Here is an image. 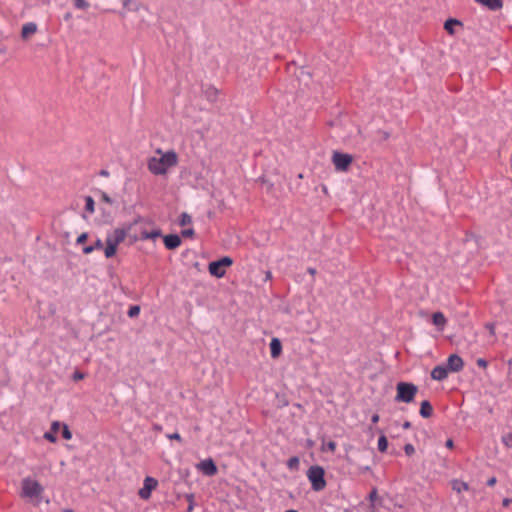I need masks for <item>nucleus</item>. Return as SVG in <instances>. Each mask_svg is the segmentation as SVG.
<instances>
[{
  "label": "nucleus",
  "mask_w": 512,
  "mask_h": 512,
  "mask_svg": "<svg viewBox=\"0 0 512 512\" xmlns=\"http://www.w3.org/2000/svg\"><path fill=\"white\" fill-rule=\"evenodd\" d=\"M397 394L395 400L398 402L410 403L413 401L418 389L412 383L399 382L396 386Z\"/></svg>",
  "instance_id": "obj_4"
},
{
  "label": "nucleus",
  "mask_w": 512,
  "mask_h": 512,
  "mask_svg": "<svg viewBox=\"0 0 512 512\" xmlns=\"http://www.w3.org/2000/svg\"><path fill=\"white\" fill-rule=\"evenodd\" d=\"M463 360L456 354L450 355L445 364L449 372H458L463 368Z\"/></svg>",
  "instance_id": "obj_10"
},
{
  "label": "nucleus",
  "mask_w": 512,
  "mask_h": 512,
  "mask_svg": "<svg viewBox=\"0 0 512 512\" xmlns=\"http://www.w3.org/2000/svg\"><path fill=\"white\" fill-rule=\"evenodd\" d=\"M376 496H377V492H376V490H373V491L370 493V499H371V500H374V499L376 498Z\"/></svg>",
  "instance_id": "obj_45"
},
{
  "label": "nucleus",
  "mask_w": 512,
  "mask_h": 512,
  "mask_svg": "<svg viewBox=\"0 0 512 512\" xmlns=\"http://www.w3.org/2000/svg\"><path fill=\"white\" fill-rule=\"evenodd\" d=\"M125 12L127 11H138L140 9V3L132 0H120Z\"/></svg>",
  "instance_id": "obj_18"
},
{
  "label": "nucleus",
  "mask_w": 512,
  "mask_h": 512,
  "mask_svg": "<svg viewBox=\"0 0 512 512\" xmlns=\"http://www.w3.org/2000/svg\"><path fill=\"white\" fill-rule=\"evenodd\" d=\"M404 450H405V453H406L407 455H411V454H413V453H414V451H415V449H414V447H413V445H412V444H407V445H405Z\"/></svg>",
  "instance_id": "obj_38"
},
{
  "label": "nucleus",
  "mask_w": 512,
  "mask_h": 512,
  "mask_svg": "<svg viewBox=\"0 0 512 512\" xmlns=\"http://www.w3.org/2000/svg\"><path fill=\"white\" fill-rule=\"evenodd\" d=\"M128 230L129 228H115L113 231L107 234L105 242H110L113 245L118 246L125 240Z\"/></svg>",
  "instance_id": "obj_7"
},
{
  "label": "nucleus",
  "mask_w": 512,
  "mask_h": 512,
  "mask_svg": "<svg viewBox=\"0 0 512 512\" xmlns=\"http://www.w3.org/2000/svg\"><path fill=\"white\" fill-rule=\"evenodd\" d=\"M477 3L487 7L492 11H497L502 8L503 3L501 0H475Z\"/></svg>",
  "instance_id": "obj_13"
},
{
  "label": "nucleus",
  "mask_w": 512,
  "mask_h": 512,
  "mask_svg": "<svg viewBox=\"0 0 512 512\" xmlns=\"http://www.w3.org/2000/svg\"><path fill=\"white\" fill-rule=\"evenodd\" d=\"M100 198L103 202L107 203V204H112L113 201L112 199L109 197V195L105 192H100Z\"/></svg>",
  "instance_id": "obj_33"
},
{
  "label": "nucleus",
  "mask_w": 512,
  "mask_h": 512,
  "mask_svg": "<svg viewBox=\"0 0 512 512\" xmlns=\"http://www.w3.org/2000/svg\"><path fill=\"white\" fill-rule=\"evenodd\" d=\"M433 408L428 401H423L420 407V415L423 418H429L432 415Z\"/></svg>",
  "instance_id": "obj_20"
},
{
  "label": "nucleus",
  "mask_w": 512,
  "mask_h": 512,
  "mask_svg": "<svg viewBox=\"0 0 512 512\" xmlns=\"http://www.w3.org/2000/svg\"><path fill=\"white\" fill-rule=\"evenodd\" d=\"M378 450L380 452H385L388 448V441L387 438L384 435H381L378 439Z\"/></svg>",
  "instance_id": "obj_24"
},
{
  "label": "nucleus",
  "mask_w": 512,
  "mask_h": 512,
  "mask_svg": "<svg viewBox=\"0 0 512 512\" xmlns=\"http://www.w3.org/2000/svg\"><path fill=\"white\" fill-rule=\"evenodd\" d=\"M446 446H447L448 448H452V447H453V441H452L451 439H448V440L446 441Z\"/></svg>",
  "instance_id": "obj_47"
},
{
  "label": "nucleus",
  "mask_w": 512,
  "mask_h": 512,
  "mask_svg": "<svg viewBox=\"0 0 512 512\" xmlns=\"http://www.w3.org/2000/svg\"><path fill=\"white\" fill-rule=\"evenodd\" d=\"M103 248V242L101 239H96V241L91 244L83 247V253L84 254H90L95 250L102 249Z\"/></svg>",
  "instance_id": "obj_19"
},
{
  "label": "nucleus",
  "mask_w": 512,
  "mask_h": 512,
  "mask_svg": "<svg viewBox=\"0 0 512 512\" xmlns=\"http://www.w3.org/2000/svg\"><path fill=\"white\" fill-rule=\"evenodd\" d=\"M510 503H512L511 498H505L502 502L504 507H507Z\"/></svg>",
  "instance_id": "obj_41"
},
{
  "label": "nucleus",
  "mask_w": 512,
  "mask_h": 512,
  "mask_svg": "<svg viewBox=\"0 0 512 512\" xmlns=\"http://www.w3.org/2000/svg\"><path fill=\"white\" fill-rule=\"evenodd\" d=\"M88 238V234L87 233H82L78 236V238L76 239V244L80 245V244H83Z\"/></svg>",
  "instance_id": "obj_34"
},
{
  "label": "nucleus",
  "mask_w": 512,
  "mask_h": 512,
  "mask_svg": "<svg viewBox=\"0 0 512 512\" xmlns=\"http://www.w3.org/2000/svg\"><path fill=\"white\" fill-rule=\"evenodd\" d=\"M60 427H61L60 422H58V421H54V422L52 423V425H51V431H52V432H54V433H56V432L59 430V428H60Z\"/></svg>",
  "instance_id": "obj_39"
},
{
  "label": "nucleus",
  "mask_w": 512,
  "mask_h": 512,
  "mask_svg": "<svg viewBox=\"0 0 512 512\" xmlns=\"http://www.w3.org/2000/svg\"><path fill=\"white\" fill-rule=\"evenodd\" d=\"M37 25L34 22H29L23 25L21 32H36Z\"/></svg>",
  "instance_id": "obj_27"
},
{
  "label": "nucleus",
  "mask_w": 512,
  "mask_h": 512,
  "mask_svg": "<svg viewBox=\"0 0 512 512\" xmlns=\"http://www.w3.org/2000/svg\"><path fill=\"white\" fill-rule=\"evenodd\" d=\"M335 449H336V443H335V442H333V441H329V442H327L326 444H324V445L322 446V450H323V451L329 450V451H331V452H334V451H335Z\"/></svg>",
  "instance_id": "obj_30"
},
{
  "label": "nucleus",
  "mask_w": 512,
  "mask_h": 512,
  "mask_svg": "<svg viewBox=\"0 0 512 512\" xmlns=\"http://www.w3.org/2000/svg\"><path fill=\"white\" fill-rule=\"evenodd\" d=\"M140 313V307L137 305L131 306L127 312L128 316L133 318L138 316Z\"/></svg>",
  "instance_id": "obj_28"
},
{
  "label": "nucleus",
  "mask_w": 512,
  "mask_h": 512,
  "mask_svg": "<svg viewBox=\"0 0 512 512\" xmlns=\"http://www.w3.org/2000/svg\"><path fill=\"white\" fill-rule=\"evenodd\" d=\"M502 442L507 447H512V433H506L502 436Z\"/></svg>",
  "instance_id": "obj_29"
},
{
  "label": "nucleus",
  "mask_w": 512,
  "mask_h": 512,
  "mask_svg": "<svg viewBox=\"0 0 512 512\" xmlns=\"http://www.w3.org/2000/svg\"><path fill=\"white\" fill-rule=\"evenodd\" d=\"M281 349H282V346H281L280 340L277 338H273L270 342L271 356L273 358L278 357L281 353Z\"/></svg>",
  "instance_id": "obj_15"
},
{
  "label": "nucleus",
  "mask_w": 512,
  "mask_h": 512,
  "mask_svg": "<svg viewBox=\"0 0 512 512\" xmlns=\"http://www.w3.org/2000/svg\"><path fill=\"white\" fill-rule=\"evenodd\" d=\"M194 235V230L192 228H187L182 231V236L191 237Z\"/></svg>",
  "instance_id": "obj_37"
},
{
  "label": "nucleus",
  "mask_w": 512,
  "mask_h": 512,
  "mask_svg": "<svg viewBox=\"0 0 512 512\" xmlns=\"http://www.w3.org/2000/svg\"><path fill=\"white\" fill-rule=\"evenodd\" d=\"M28 35H29V34L23 33V34H22L23 39H24V40H26Z\"/></svg>",
  "instance_id": "obj_50"
},
{
  "label": "nucleus",
  "mask_w": 512,
  "mask_h": 512,
  "mask_svg": "<svg viewBox=\"0 0 512 512\" xmlns=\"http://www.w3.org/2000/svg\"><path fill=\"white\" fill-rule=\"evenodd\" d=\"M332 162L338 171H346L352 163V157L349 154L334 152Z\"/></svg>",
  "instance_id": "obj_6"
},
{
  "label": "nucleus",
  "mask_w": 512,
  "mask_h": 512,
  "mask_svg": "<svg viewBox=\"0 0 512 512\" xmlns=\"http://www.w3.org/2000/svg\"><path fill=\"white\" fill-rule=\"evenodd\" d=\"M478 365H480V366H485V365H486V362H485L484 360H482V359H479V360H478Z\"/></svg>",
  "instance_id": "obj_49"
},
{
  "label": "nucleus",
  "mask_w": 512,
  "mask_h": 512,
  "mask_svg": "<svg viewBox=\"0 0 512 512\" xmlns=\"http://www.w3.org/2000/svg\"><path fill=\"white\" fill-rule=\"evenodd\" d=\"M106 246L104 248V254L106 258H111L116 254L117 246L113 245L110 242H105Z\"/></svg>",
  "instance_id": "obj_22"
},
{
  "label": "nucleus",
  "mask_w": 512,
  "mask_h": 512,
  "mask_svg": "<svg viewBox=\"0 0 512 512\" xmlns=\"http://www.w3.org/2000/svg\"><path fill=\"white\" fill-rule=\"evenodd\" d=\"M495 483H496V478H495V477H492V478H490V479L487 481V484H488L489 486H493Z\"/></svg>",
  "instance_id": "obj_43"
},
{
  "label": "nucleus",
  "mask_w": 512,
  "mask_h": 512,
  "mask_svg": "<svg viewBox=\"0 0 512 512\" xmlns=\"http://www.w3.org/2000/svg\"><path fill=\"white\" fill-rule=\"evenodd\" d=\"M75 6L80 9H84L88 6L85 0H74Z\"/></svg>",
  "instance_id": "obj_35"
},
{
  "label": "nucleus",
  "mask_w": 512,
  "mask_h": 512,
  "mask_svg": "<svg viewBox=\"0 0 512 512\" xmlns=\"http://www.w3.org/2000/svg\"><path fill=\"white\" fill-rule=\"evenodd\" d=\"M100 175L107 177V176L109 175V173H108V171H106V170H102V171L100 172Z\"/></svg>",
  "instance_id": "obj_48"
},
{
  "label": "nucleus",
  "mask_w": 512,
  "mask_h": 512,
  "mask_svg": "<svg viewBox=\"0 0 512 512\" xmlns=\"http://www.w3.org/2000/svg\"><path fill=\"white\" fill-rule=\"evenodd\" d=\"M309 272L313 274L315 271L314 269H309Z\"/></svg>",
  "instance_id": "obj_51"
},
{
  "label": "nucleus",
  "mask_w": 512,
  "mask_h": 512,
  "mask_svg": "<svg viewBox=\"0 0 512 512\" xmlns=\"http://www.w3.org/2000/svg\"><path fill=\"white\" fill-rule=\"evenodd\" d=\"M306 475L314 491H322L326 487L325 471L321 466H311Z\"/></svg>",
  "instance_id": "obj_3"
},
{
  "label": "nucleus",
  "mask_w": 512,
  "mask_h": 512,
  "mask_svg": "<svg viewBox=\"0 0 512 512\" xmlns=\"http://www.w3.org/2000/svg\"><path fill=\"white\" fill-rule=\"evenodd\" d=\"M44 438L52 443H55L57 441V438L55 436V433L52 431L46 432L44 434Z\"/></svg>",
  "instance_id": "obj_32"
},
{
  "label": "nucleus",
  "mask_w": 512,
  "mask_h": 512,
  "mask_svg": "<svg viewBox=\"0 0 512 512\" xmlns=\"http://www.w3.org/2000/svg\"><path fill=\"white\" fill-rule=\"evenodd\" d=\"M371 421L373 423H377L379 421V415L378 414H374L371 418Z\"/></svg>",
  "instance_id": "obj_44"
},
{
  "label": "nucleus",
  "mask_w": 512,
  "mask_h": 512,
  "mask_svg": "<svg viewBox=\"0 0 512 512\" xmlns=\"http://www.w3.org/2000/svg\"><path fill=\"white\" fill-rule=\"evenodd\" d=\"M43 491V486L37 480L31 477L22 479L20 492L21 497L28 499L34 504H39Z\"/></svg>",
  "instance_id": "obj_2"
},
{
  "label": "nucleus",
  "mask_w": 512,
  "mask_h": 512,
  "mask_svg": "<svg viewBox=\"0 0 512 512\" xmlns=\"http://www.w3.org/2000/svg\"><path fill=\"white\" fill-rule=\"evenodd\" d=\"M178 157L174 151L162 152L157 150L154 156L148 160V169L154 175H164L168 170L176 166Z\"/></svg>",
  "instance_id": "obj_1"
},
{
  "label": "nucleus",
  "mask_w": 512,
  "mask_h": 512,
  "mask_svg": "<svg viewBox=\"0 0 512 512\" xmlns=\"http://www.w3.org/2000/svg\"><path fill=\"white\" fill-rule=\"evenodd\" d=\"M62 436L66 440H70L72 438V433L70 432L67 425H63Z\"/></svg>",
  "instance_id": "obj_31"
},
{
  "label": "nucleus",
  "mask_w": 512,
  "mask_h": 512,
  "mask_svg": "<svg viewBox=\"0 0 512 512\" xmlns=\"http://www.w3.org/2000/svg\"><path fill=\"white\" fill-rule=\"evenodd\" d=\"M158 485V481L150 476H147L144 479L143 487L139 490V496L141 499L147 500L151 496L152 490H154Z\"/></svg>",
  "instance_id": "obj_8"
},
{
  "label": "nucleus",
  "mask_w": 512,
  "mask_h": 512,
  "mask_svg": "<svg viewBox=\"0 0 512 512\" xmlns=\"http://www.w3.org/2000/svg\"><path fill=\"white\" fill-rule=\"evenodd\" d=\"M191 223H192V218L189 214L182 213L180 215L179 224L181 226H187V225H190Z\"/></svg>",
  "instance_id": "obj_26"
},
{
  "label": "nucleus",
  "mask_w": 512,
  "mask_h": 512,
  "mask_svg": "<svg viewBox=\"0 0 512 512\" xmlns=\"http://www.w3.org/2000/svg\"><path fill=\"white\" fill-rule=\"evenodd\" d=\"M161 236V230L158 228H154L150 231L143 230L141 232V239L147 240V239H156Z\"/></svg>",
  "instance_id": "obj_17"
},
{
  "label": "nucleus",
  "mask_w": 512,
  "mask_h": 512,
  "mask_svg": "<svg viewBox=\"0 0 512 512\" xmlns=\"http://www.w3.org/2000/svg\"><path fill=\"white\" fill-rule=\"evenodd\" d=\"M196 468L206 476H213L217 473V467L211 458L199 462Z\"/></svg>",
  "instance_id": "obj_9"
},
{
  "label": "nucleus",
  "mask_w": 512,
  "mask_h": 512,
  "mask_svg": "<svg viewBox=\"0 0 512 512\" xmlns=\"http://www.w3.org/2000/svg\"><path fill=\"white\" fill-rule=\"evenodd\" d=\"M432 322L440 331H442L447 321L442 312H436L432 315Z\"/></svg>",
  "instance_id": "obj_14"
},
{
  "label": "nucleus",
  "mask_w": 512,
  "mask_h": 512,
  "mask_svg": "<svg viewBox=\"0 0 512 512\" xmlns=\"http://www.w3.org/2000/svg\"><path fill=\"white\" fill-rule=\"evenodd\" d=\"M83 377H84V376H83V374H82V373L77 372V373H75V374H74V379H75V380L83 379Z\"/></svg>",
  "instance_id": "obj_42"
},
{
  "label": "nucleus",
  "mask_w": 512,
  "mask_h": 512,
  "mask_svg": "<svg viewBox=\"0 0 512 512\" xmlns=\"http://www.w3.org/2000/svg\"><path fill=\"white\" fill-rule=\"evenodd\" d=\"M164 244L166 246L167 249H176L177 247L180 246L181 244V239L178 235L176 234H170V235H166L164 237Z\"/></svg>",
  "instance_id": "obj_12"
},
{
  "label": "nucleus",
  "mask_w": 512,
  "mask_h": 512,
  "mask_svg": "<svg viewBox=\"0 0 512 512\" xmlns=\"http://www.w3.org/2000/svg\"><path fill=\"white\" fill-rule=\"evenodd\" d=\"M187 499L189 501L187 512H192L194 509L193 495H187Z\"/></svg>",
  "instance_id": "obj_36"
},
{
  "label": "nucleus",
  "mask_w": 512,
  "mask_h": 512,
  "mask_svg": "<svg viewBox=\"0 0 512 512\" xmlns=\"http://www.w3.org/2000/svg\"><path fill=\"white\" fill-rule=\"evenodd\" d=\"M167 437L169 439H172V440H178V441H181V436L179 435V433H173V434H168Z\"/></svg>",
  "instance_id": "obj_40"
},
{
  "label": "nucleus",
  "mask_w": 512,
  "mask_h": 512,
  "mask_svg": "<svg viewBox=\"0 0 512 512\" xmlns=\"http://www.w3.org/2000/svg\"><path fill=\"white\" fill-rule=\"evenodd\" d=\"M451 487L457 493L469 490V485L466 482L458 479H454L451 481Z\"/></svg>",
  "instance_id": "obj_16"
},
{
  "label": "nucleus",
  "mask_w": 512,
  "mask_h": 512,
  "mask_svg": "<svg viewBox=\"0 0 512 512\" xmlns=\"http://www.w3.org/2000/svg\"><path fill=\"white\" fill-rule=\"evenodd\" d=\"M233 264L232 258L225 256L217 261H212L209 263L208 270L209 273L216 277L222 278L226 273V268Z\"/></svg>",
  "instance_id": "obj_5"
},
{
  "label": "nucleus",
  "mask_w": 512,
  "mask_h": 512,
  "mask_svg": "<svg viewBox=\"0 0 512 512\" xmlns=\"http://www.w3.org/2000/svg\"><path fill=\"white\" fill-rule=\"evenodd\" d=\"M448 373H449V371L445 365H438L433 368V370L431 372V377L434 380L442 381L447 378Z\"/></svg>",
  "instance_id": "obj_11"
},
{
  "label": "nucleus",
  "mask_w": 512,
  "mask_h": 512,
  "mask_svg": "<svg viewBox=\"0 0 512 512\" xmlns=\"http://www.w3.org/2000/svg\"><path fill=\"white\" fill-rule=\"evenodd\" d=\"M299 464H300V460L298 457L294 456V457H291L288 461H287V467L290 469V470H298L299 468Z\"/></svg>",
  "instance_id": "obj_25"
},
{
  "label": "nucleus",
  "mask_w": 512,
  "mask_h": 512,
  "mask_svg": "<svg viewBox=\"0 0 512 512\" xmlns=\"http://www.w3.org/2000/svg\"><path fill=\"white\" fill-rule=\"evenodd\" d=\"M95 203H94V200L91 196H86L85 197V210L86 212H88L89 214H93L94 211H95Z\"/></svg>",
  "instance_id": "obj_23"
},
{
  "label": "nucleus",
  "mask_w": 512,
  "mask_h": 512,
  "mask_svg": "<svg viewBox=\"0 0 512 512\" xmlns=\"http://www.w3.org/2000/svg\"><path fill=\"white\" fill-rule=\"evenodd\" d=\"M454 26H462V23L454 18H450L446 20L444 23V29L446 30V32H453Z\"/></svg>",
  "instance_id": "obj_21"
},
{
  "label": "nucleus",
  "mask_w": 512,
  "mask_h": 512,
  "mask_svg": "<svg viewBox=\"0 0 512 512\" xmlns=\"http://www.w3.org/2000/svg\"><path fill=\"white\" fill-rule=\"evenodd\" d=\"M411 427V423L409 421H406L403 423V428L404 429H409Z\"/></svg>",
  "instance_id": "obj_46"
}]
</instances>
